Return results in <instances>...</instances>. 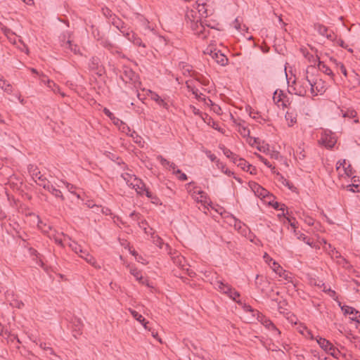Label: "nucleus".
<instances>
[{"label": "nucleus", "instance_id": "obj_41", "mask_svg": "<svg viewBox=\"0 0 360 360\" xmlns=\"http://www.w3.org/2000/svg\"><path fill=\"white\" fill-rule=\"evenodd\" d=\"M69 192L76 195L77 198H80L79 194L75 192V186L68 182H63Z\"/></svg>", "mask_w": 360, "mask_h": 360}, {"label": "nucleus", "instance_id": "obj_59", "mask_svg": "<svg viewBox=\"0 0 360 360\" xmlns=\"http://www.w3.org/2000/svg\"><path fill=\"white\" fill-rule=\"evenodd\" d=\"M132 33L134 32L131 30H129V29L128 30L124 31V32H123L122 34L129 40L131 36L132 35Z\"/></svg>", "mask_w": 360, "mask_h": 360}, {"label": "nucleus", "instance_id": "obj_45", "mask_svg": "<svg viewBox=\"0 0 360 360\" xmlns=\"http://www.w3.org/2000/svg\"><path fill=\"white\" fill-rule=\"evenodd\" d=\"M102 13L108 19H110L114 15L112 11L110 10L108 8H103Z\"/></svg>", "mask_w": 360, "mask_h": 360}, {"label": "nucleus", "instance_id": "obj_48", "mask_svg": "<svg viewBox=\"0 0 360 360\" xmlns=\"http://www.w3.org/2000/svg\"><path fill=\"white\" fill-rule=\"evenodd\" d=\"M157 159L160 161V162L161 163V165L162 166L167 168L170 162H169L167 160H166L162 155H158Z\"/></svg>", "mask_w": 360, "mask_h": 360}, {"label": "nucleus", "instance_id": "obj_44", "mask_svg": "<svg viewBox=\"0 0 360 360\" xmlns=\"http://www.w3.org/2000/svg\"><path fill=\"white\" fill-rule=\"evenodd\" d=\"M11 304L13 307H16V308H18V309H20L21 307H22L24 306V303L21 300H17V299H13L11 301Z\"/></svg>", "mask_w": 360, "mask_h": 360}, {"label": "nucleus", "instance_id": "obj_21", "mask_svg": "<svg viewBox=\"0 0 360 360\" xmlns=\"http://www.w3.org/2000/svg\"><path fill=\"white\" fill-rule=\"evenodd\" d=\"M151 238L153 240V243L158 247H159L160 249H162L164 246H165L167 248H169V245L165 244L162 239L159 236L155 234L154 233L152 234Z\"/></svg>", "mask_w": 360, "mask_h": 360}, {"label": "nucleus", "instance_id": "obj_1", "mask_svg": "<svg viewBox=\"0 0 360 360\" xmlns=\"http://www.w3.org/2000/svg\"><path fill=\"white\" fill-rule=\"evenodd\" d=\"M314 67H309L306 70V79L308 84L311 86L310 91L313 96H317L319 93L322 94L325 91L324 82L320 78L311 79L309 77L310 70H314Z\"/></svg>", "mask_w": 360, "mask_h": 360}, {"label": "nucleus", "instance_id": "obj_27", "mask_svg": "<svg viewBox=\"0 0 360 360\" xmlns=\"http://www.w3.org/2000/svg\"><path fill=\"white\" fill-rule=\"evenodd\" d=\"M233 163L237 165L238 167H240L243 170H245L248 168V165H250V164L245 160L239 158L238 155L233 161Z\"/></svg>", "mask_w": 360, "mask_h": 360}, {"label": "nucleus", "instance_id": "obj_9", "mask_svg": "<svg viewBox=\"0 0 360 360\" xmlns=\"http://www.w3.org/2000/svg\"><path fill=\"white\" fill-rule=\"evenodd\" d=\"M212 58L216 61L217 63L221 66H225L228 64L229 59L226 55L221 53V51H214L211 52Z\"/></svg>", "mask_w": 360, "mask_h": 360}, {"label": "nucleus", "instance_id": "obj_63", "mask_svg": "<svg viewBox=\"0 0 360 360\" xmlns=\"http://www.w3.org/2000/svg\"><path fill=\"white\" fill-rule=\"evenodd\" d=\"M119 18L114 13V15L110 18L109 22L113 25L115 22V20H117Z\"/></svg>", "mask_w": 360, "mask_h": 360}, {"label": "nucleus", "instance_id": "obj_23", "mask_svg": "<svg viewBox=\"0 0 360 360\" xmlns=\"http://www.w3.org/2000/svg\"><path fill=\"white\" fill-rule=\"evenodd\" d=\"M285 118L288 122V124L289 127L292 126L297 122V116L292 112L287 111L285 115Z\"/></svg>", "mask_w": 360, "mask_h": 360}, {"label": "nucleus", "instance_id": "obj_14", "mask_svg": "<svg viewBox=\"0 0 360 360\" xmlns=\"http://www.w3.org/2000/svg\"><path fill=\"white\" fill-rule=\"evenodd\" d=\"M320 142L325 147L332 148L336 143V139L332 136H325L321 139Z\"/></svg>", "mask_w": 360, "mask_h": 360}, {"label": "nucleus", "instance_id": "obj_64", "mask_svg": "<svg viewBox=\"0 0 360 360\" xmlns=\"http://www.w3.org/2000/svg\"><path fill=\"white\" fill-rule=\"evenodd\" d=\"M176 165L174 163V162H169L167 168H169V169L172 170V172H174V170H176Z\"/></svg>", "mask_w": 360, "mask_h": 360}, {"label": "nucleus", "instance_id": "obj_16", "mask_svg": "<svg viewBox=\"0 0 360 360\" xmlns=\"http://www.w3.org/2000/svg\"><path fill=\"white\" fill-rule=\"evenodd\" d=\"M251 188L252 191L257 194V195L262 196L264 198L266 195L268 191L262 188L261 186L257 184V183L253 182L251 185Z\"/></svg>", "mask_w": 360, "mask_h": 360}, {"label": "nucleus", "instance_id": "obj_49", "mask_svg": "<svg viewBox=\"0 0 360 360\" xmlns=\"http://www.w3.org/2000/svg\"><path fill=\"white\" fill-rule=\"evenodd\" d=\"M257 157L260 161H262L266 166H267L269 168H271L272 169H274V167H272L271 164L268 161L266 158L262 157L261 155H257Z\"/></svg>", "mask_w": 360, "mask_h": 360}, {"label": "nucleus", "instance_id": "obj_8", "mask_svg": "<svg viewBox=\"0 0 360 360\" xmlns=\"http://www.w3.org/2000/svg\"><path fill=\"white\" fill-rule=\"evenodd\" d=\"M40 186H42L44 189L47 190L56 198H60L61 201L65 200V197L62 194V192L55 188L50 182H44V184H40Z\"/></svg>", "mask_w": 360, "mask_h": 360}, {"label": "nucleus", "instance_id": "obj_55", "mask_svg": "<svg viewBox=\"0 0 360 360\" xmlns=\"http://www.w3.org/2000/svg\"><path fill=\"white\" fill-rule=\"evenodd\" d=\"M124 23V22L120 18H118L117 20H115V22L112 25L115 26L117 29L122 28Z\"/></svg>", "mask_w": 360, "mask_h": 360}, {"label": "nucleus", "instance_id": "obj_6", "mask_svg": "<svg viewBox=\"0 0 360 360\" xmlns=\"http://www.w3.org/2000/svg\"><path fill=\"white\" fill-rule=\"evenodd\" d=\"M314 29L318 32L319 34L326 37L330 41H335L336 39V36L335 35L334 32L329 30L326 26L322 24H314Z\"/></svg>", "mask_w": 360, "mask_h": 360}, {"label": "nucleus", "instance_id": "obj_19", "mask_svg": "<svg viewBox=\"0 0 360 360\" xmlns=\"http://www.w3.org/2000/svg\"><path fill=\"white\" fill-rule=\"evenodd\" d=\"M216 288L220 292L226 295L229 290H231V285L224 283L221 281H217L215 283Z\"/></svg>", "mask_w": 360, "mask_h": 360}, {"label": "nucleus", "instance_id": "obj_32", "mask_svg": "<svg viewBox=\"0 0 360 360\" xmlns=\"http://www.w3.org/2000/svg\"><path fill=\"white\" fill-rule=\"evenodd\" d=\"M330 60L331 62H333L338 68H340L341 72L345 76L347 77V70H346V68L345 66L344 65L343 63H340V62H338V60L334 58H330Z\"/></svg>", "mask_w": 360, "mask_h": 360}, {"label": "nucleus", "instance_id": "obj_10", "mask_svg": "<svg viewBox=\"0 0 360 360\" xmlns=\"http://www.w3.org/2000/svg\"><path fill=\"white\" fill-rule=\"evenodd\" d=\"M286 97L283 91L277 89L274 93L273 100L278 106L286 107Z\"/></svg>", "mask_w": 360, "mask_h": 360}, {"label": "nucleus", "instance_id": "obj_13", "mask_svg": "<svg viewBox=\"0 0 360 360\" xmlns=\"http://www.w3.org/2000/svg\"><path fill=\"white\" fill-rule=\"evenodd\" d=\"M148 93L150 94L151 99L155 101L159 105L167 109L169 105L155 92L148 90Z\"/></svg>", "mask_w": 360, "mask_h": 360}, {"label": "nucleus", "instance_id": "obj_15", "mask_svg": "<svg viewBox=\"0 0 360 360\" xmlns=\"http://www.w3.org/2000/svg\"><path fill=\"white\" fill-rule=\"evenodd\" d=\"M129 312L136 321L141 323L146 329H148L147 325L148 324V321H146L141 314L131 309H129Z\"/></svg>", "mask_w": 360, "mask_h": 360}, {"label": "nucleus", "instance_id": "obj_53", "mask_svg": "<svg viewBox=\"0 0 360 360\" xmlns=\"http://www.w3.org/2000/svg\"><path fill=\"white\" fill-rule=\"evenodd\" d=\"M35 176H36V178H37V179H38V180H39V183H37L39 186H40V184H44V182H48V181H46V178H44V177L43 176V175H41V174H40V172H39L38 174H35Z\"/></svg>", "mask_w": 360, "mask_h": 360}, {"label": "nucleus", "instance_id": "obj_18", "mask_svg": "<svg viewBox=\"0 0 360 360\" xmlns=\"http://www.w3.org/2000/svg\"><path fill=\"white\" fill-rule=\"evenodd\" d=\"M0 87L7 94H11L13 86L3 77H0Z\"/></svg>", "mask_w": 360, "mask_h": 360}, {"label": "nucleus", "instance_id": "obj_20", "mask_svg": "<svg viewBox=\"0 0 360 360\" xmlns=\"http://www.w3.org/2000/svg\"><path fill=\"white\" fill-rule=\"evenodd\" d=\"M47 86L55 94H59L61 95L62 97L65 96V94L60 91V88L53 81L48 79L47 80Z\"/></svg>", "mask_w": 360, "mask_h": 360}, {"label": "nucleus", "instance_id": "obj_17", "mask_svg": "<svg viewBox=\"0 0 360 360\" xmlns=\"http://www.w3.org/2000/svg\"><path fill=\"white\" fill-rule=\"evenodd\" d=\"M316 341L319 345L326 352L332 349V343L326 339L320 337L316 340Z\"/></svg>", "mask_w": 360, "mask_h": 360}, {"label": "nucleus", "instance_id": "obj_61", "mask_svg": "<svg viewBox=\"0 0 360 360\" xmlns=\"http://www.w3.org/2000/svg\"><path fill=\"white\" fill-rule=\"evenodd\" d=\"M240 131V134H241L243 136H247V135H249V134H250V130H249V129H246L245 127H243V128H242V130H241V131Z\"/></svg>", "mask_w": 360, "mask_h": 360}, {"label": "nucleus", "instance_id": "obj_51", "mask_svg": "<svg viewBox=\"0 0 360 360\" xmlns=\"http://www.w3.org/2000/svg\"><path fill=\"white\" fill-rule=\"evenodd\" d=\"M70 247L72 249V250H74L76 253L79 252L82 254L84 252V251L81 249V247L78 245L76 243H73V244H71Z\"/></svg>", "mask_w": 360, "mask_h": 360}, {"label": "nucleus", "instance_id": "obj_58", "mask_svg": "<svg viewBox=\"0 0 360 360\" xmlns=\"http://www.w3.org/2000/svg\"><path fill=\"white\" fill-rule=\"evenodd\" d=\"M245 171L249 172L251 174H254L256 173V168L252 165H248V168Z\"/></svg>", "mask_w": 360, "mask_h": 360}, {"label": "nucleus", "instance_id": "obj_50", "mask_svg": "<svg viewBox=\"0 0 360 360\" xmlns=\"http://www.w3.org/2000/svg\"><path fill=\"white\" fill-rule=\"evenodd\" d=\"M258 277H259V276L257 275L256 276V281H255L256 287L257 289H260L262 290V292H264V288H261L260 286L262 285V283L266 284L267 281H264H264L261 280L260 281H258Z\"/></svg>", "mask_w": 360, "mask_h": 360}, {"label": "nucleus", "instance_id": "obj_38", "mask_svg": "<svg viewBox=\"0 0 360 360\" xmlns=\"http://www.w3.org/2000/svg\"><path fill=\"white\" fill-rule=\"evenodd\" d=\"M146 195L148 198L151 200V202L154 204H158L160 202V199L158 198V196L155 194H153L150 191H146Z\"/></svg>", "mask_w": 360, "mask_h": 360}, {"label": "nucleus", "instance_id": "obj_25", "mask_svg": "<svg viewBox=\"0 0 360 360\" xmlns=\"http://www.w3.org/2000/svg\"><path fill=\"white\" fill-rule=\"evenodd\" d=\"M318 68H319V70L322 71L326 75H328L330 76L334 75L332 70H330V68L328 66H327L323 62L321 61L320 60H319Z\"/></svg>", "mask_w": 360, "mask_h": 360}, {"label": "nucleus", "instance_id": "obj_29", "mask_svg": "<svg viewBox=\"0 0 360 360\" xmlns=\"http://www.w3.org/2000/svg\"><path fill=\"white\" fill-rule=\"evenodd\" d=\"M341 112L342 114L343 117H348V118H355L356 117L357 112L354 109H347L345 110H341Z\"/></svg>", "mask_w": 360, "mask_h": 360}, {"label": "nucleus", "instance_id": "obj_3", "mask_svg": "<svg viewBox=\"0 0 360 360\" xmlns=\"http://www.w3.org/2000/svg\"><path fill=\"white\" fill-rule=\"evenodd\" d=\"M257 319L266 328L272 331L275 337L279 336L281 335V331L277 327L274 325V323L268 318H266L264 315L259 311H256Z\"/></svg>", "mask_w": 360, "mask_h": 360}, {"label": "nucleus", "instance_id": "obj_62", "mask_svg": "<svg viewBox=\"0 0 360 360\" xmlns=\"http://www.w3.org/2000/svg\"><path fill=\"white\" fill-rule=\"evenodd\" d=\"M178 179L180 180V181H186L187 180V176L185 173L184 172H181L179 176H178Z\"/></svg>", "mask_w": 360, "mask_h": 360}, {"label": "nucleus", "instance_id": "obj_36", "mask_svg": "<svg viewBox=\"0 0 360 360\" xmlns=\"http://www.w3.org/2000/svg\"><path fill=\"white\" fill-rule=\"evenodd\" d=\"M39 346L41 349L46 351L47 353L56 356L53 349L51 347L48 346L46 342H41L39 343Z\"/></svg>", "mask_w": 360, "mask_h": 360}, {"label": "nucleus", "instance_id": "obj_11", "mask_svg": "<svg viewBox=\"0 0 360 360\" xmlns=\"http://www.w3.org/2000/svg\"><path fill=\"white\" fill-rule=\"evenodd\" d=\"M191 28L195 32L196 34L199 37H202V38L207 37V34H205V28L202 22H191Z\"/></svg>", "mask_w": 360, "mask_h": 360}, {"label": "nucleus", "instance_id": "obj_4", "mask_svg": "<svg viewBox=\"0 0 360 360\" xmlns=\"http://www.w3.org/2000/svg\"><path fill=\"white\" fill-rule=\"evenodd\" d=\"M308 86H309L307 82L306 78L304 81H298L294 82V86H290L289 92H294L295 94L300 96H304L307 92Z\"/></svg>", "mask_w": 360, "mask_h": 360}, {"label": "nucleus", "instance_id": "obj_46", "mask_svg": "<svg viewBox=\"0 0 360 360\" xmlns=\"http://www.w3.org/2000/svg\"><path fill=\"white\" fill-rule=\"evenodd\" d=\"M193 193L200 195V201H202L203 199L206 198V193L203 191L198 189V188H194Z\"/></svg>", "mask_w": 360, "mask_h": 360}, {"label": "nucleus", "instance_id": "obj_24", "mask_svg": "<svg viewBox=\"0 0 360 360\" xmlns=\"http://www.w3.org/2000/svg\"><path fill=\"white\" fill-rule=\"evenodd\" d=\"M297 239L302 240L303 242H304L308 245L314 248L315 247V243L309 238L306 236L304 233H295Z\"/></svg>", "mask_w": 360, "mask_h": 360}, {"label": "nucleus", "instance_id": "obj_39", "mask_svg": "<svg viewBox=\"0 0 360 360\" xmlns=\"http://www.w3.org/2000/svg\"><path fill=\"white\" fill-rule=\"evenodd\" d=\"M146 195L148 198L151 200V202L154 204H158L160 202V199L158 198V196L155 194H153L150 191H146Z\"/></svg>", "mask_w": 360, "mask_h": 360}, {"label": "nucleus", "instance_id": "obj_34", "mask_svg": "<svg viewBox=\"0 0 360 360\" xmlns=\"http://www.w3.org/2000/svg\"><path fill=\"white\" fill-rule=\"evenodd\" d=\"M206 4H199L198 5V7H197V9L198 11V13L202 15V16H205V17H207L209 15V13H208V11L207 9L206 8Z\"/></svg>", "mask_w": 360, "mask_h": 360}, {"label": "nucleus", "instance_id": "obj_22", "mask_svg": "<svg viewBox=\"0 0 360 360\" xmlns=\"http://www.w3.org/2000/svg\"><path fill=\"white\" fill-rule=\"evenodd\" d=\"M129 41L133 43L135 46H141L143 48L146 47V44L142 42L141 39L134 32L132 33V35L129 38Z\"/></svg>", "mask_w": 360, "mask_h": 360}, {"label": "nucleus", "instance_id": "obj_26", "mask_svg": "<svg viewBox=\"0 0 360 360\" xmlns=\"http://www.w3.org/2000/svg\"><path fill=\"white\" fill-rule=\"evenodd\" d=\"M81 257L84 258L89 264H91L92 266H95L96 268L98 267L100 268V266H97L96 265V259H94V257L89 255L88 252H86V251H84V252L80 255Z\"/></svg>", "mask_w": 360, "mask_h": 360}, {"label": "nucleus", "instance_id": "obj_30", "mask_svg": "<svg viewBox=\"0 0 360 360\" xmlns=\"http://www.w3.org/2000/svg\"><path fill=\"white\" fill-rule=\"evenodd\" d=\"M130 273L133 275L137 281L141 283H144L143 277L142 276L141 272L136 268H131Z\"/></svg>", "mask_w": 360, "mask_h": 360}, {"label": "nucleus", "instance_id": "obj_12", "mask_svg": "<svg viewBox=\"0 0 360 360\" xmlns=\"http://www.w3.org/2000/svg\"><path fill=\"white\" fill-rule=\"evenodd\" d=\"M60 41V46L63 47L65 49H70L75 53H77V52L79 51L78 46L76 44H72L70 39H68L66 40L65 35L63 36V39H61Z\"/></svg>", "mask_w": 360, "mask_h": 360}, {"label": "nucleus", "instance_id": "obj_54", "mask_svg": "<svg viewBox=\"0 0 360 360\" xmlns=\"http://www.w3.org/2000/svg\"><path fill=\"white\" fill-rule=\"evenodd\" d=\"M129 217L133 219V220H135V221H138L140 219V217H141V214L139 213H137L135 211L132 212L130 214H129Z\"/></svg>", "mask_w": 360, "mask_h": 360}, {"label": "nucleus", "instance_id": "obj_28", "mask_svg": "<svg viewBox=\"0 0 360 360\" xmlns=\"http://www.w3.org/2000/svg\"><path fill=\"white\" fill-rule=\"evenodd\" d=\"M186 86L188 89V91H191L193 95H195V98L198 100H201V96H202V93H200L198 89H196L195 86H193L189 82H186Z\"/></svg>", "mask_w": 360, "mask_h": 360}, {"label": "nucleus", "instance_id": "obj_7", "mask_svg": "<svg viewBox=\"0 0 360 360\" xmlns=\"http://www.w3.org/2000/svg\"><path fill=\"white\" fill-rule=\"evenodd\" d=\"M130 186L134 188L140 195H146V191H149L142 180L138 178H134L133 182L130 183Z\"/></svg>", "mask_w": 360, "mask_h": 360}, {"label": "nucleus", "instance_id": "obj_56", "mask_svg": "<svg viewBox=\"0 0 360 360\" xmlns=\"http://www.w3.org/2000/svg\"><path fill=\"white\" fill-rule=\"evenodd\" d=\"M103 112L105 113V115L106 116H108L110 120H114L115 117L114 116V115L110 111L109 109L105 108L103 109Z\"/></svg>", "mask_w": 360, "mask_h": 360}, {"label": "nucleus", "instance_id": "obj_40", "mask_svg": "<svg viewBox=\"0 0 360 360\" xmlns=\"http://www.w3.org/2000/svg\"><path fill=\"white\" fill-rule=\"evenodd\" d=\"M226 295L236 302H237L236 299L240 297V293L231 287V290H229Z\"/></svg>", "mask_w": 360, "mask_h": 360}, {"label": "nucleus", "instance_id": "obj_2", "mask_svg": "<svg viewBox=\"0 0 360 360\" xmlns=\"http://www.w3.org/2000/svg\"><path fill=\"white\" fill-rule=\"evenodd\" d=\"M120 79L126 84H133L136 89L139 88L141 84L139 75L127 66H123Z\"/></svg>", "mask_w": 360, "mask_h": 360}, {"label": "nucleus", "instance_id": "obj_60", "mask_svg": "<svg viewBox=\"0 0 360 360\" xmlns=\"http://www.w3.org/2000/svg\"><path fill=\"white\" fill-rule=\"evenodd\" d=\"M338 44L343 49H347V45L345 44V41L342 39H339L337 41Z\"/></svg>", "mask_w": 360, "mask_h": 360}, {"label": "nucleus", "instance_id": "obj_42", "mask_svg": "<svg viewBox=\"0 0 360 360\" xmlns=\"http://www.w3.org/2000/svg\"><path fill=\"white\" fill-rule=\"evenodd\" d=\"M122 178L126 181V183L130 186L132 179L136 178L134 175H131L129 173H123L121 175Z\"/></svg>", "mask_w": 360, "mask_h": 360}, {"label": "nucleus", "instance_id": "obj_37", "mask_svg": "<svg viewBox=\"0 0 360 360\" xmlns=\"http://www.w3.org/2000/svg\"><path fill=\"white\" fill-rule=\"evenodd\" d=\"M272 269L280 276H282L285 273V271L283 269V268L275 261L273 262Z\"/></svg>", "mask_w": 360, "mask_h": 360}, {"label": "nucleus", "instance_id": "obj_5", "mask_svg": "<svg viewBox=\"0 0 360 360\" xmlns=\"http://www.w3.org/2000/svg\"><path fill=\"white\" fill-rule=\"evenodd\" d=\"M89 68L91 71L99 76H101L105 72L104 67L101 64L100 58L97 56L91 58L89 63Z\"/></svg>", "mask_w": 360, "mask_h": 360}, {"label": "nucleus", "instance_id": "obj_47", "mask_svg": "<svg viewBox=\"0 0 360 360\" xmlns=\"http://www.w3.org/2000/svg\"><path fill=\"white\" fill-rule=\"evenodd\" d=\"M331 349H332L329 352H327V353L330 354L333 357L338 359V355L340 353V351L338 349H335L333 345H331Z\"/></svg>", "mask_w": 360, "mask_h": 360}, {"label": "nucleus", "instance_id": "obj_57", "mask_svg": "<svg viewBox=\"0 0 360 360\" xmlns=\"http://www.w3.org/2000/svg\"><path fill=\"white\" fill-rule=\"evenodd\" d=\"M232 25L237 30H240V29H241L240 22L238 18L235 19V20L233 22Z\"/></svg>", "mask_w": 360, "mask_h": 360}, {"label": "nucleus", "instance_id": "obj_31", "mask_svg": "<svg viewBox=\"0 0 360 360\" xmlns=\"http://www.w3.org/2000/svg\"><path fill=\"white\" fill-rule=\"evenodd\" d=\"M269 204L277 210H282L283 211V215L285 216V214H288V212L287 211L286 213L284 212L285 209V205L284 204H281L277 201L273 200L272 202H270Z\"/></svg>", "mask_w": 360, "mask_h": 360}, {"label": "nucleus", "instance_id": "obj_33", "mask_svg": "<svg viewBox=\"0 0 360 360\" xmlns=\"http://www.w3.org/2000/svg\"><path fill=\"white\" fill-rule=\"evenodd\" d=\"M220 148L222 150L224 154L228 158H230L232 160V162H233V161L235 160V159L236 158L238 155L233 153V152H231L229 149H228L225 146L220 147Z\"/></svg>", "mask_w": 360, "mask_h": 360}, {"label": "nucleus", "instance_id": "obj_43", "mask_svg": "<svg viewBox=\"0 0 360 360\" xmlns=\"http://www.w3.org/2000/svg\"><path fill=\"white\" fill-rule=\"evenodd\" d=\"M191 108L192 109V112L193 114L196 115H199L201 117L202 120L205 121V118L208 117V115L205 113L202 114L199 109L196 108L195 106H191Z\"/></svg>", "mask_w": 360, "mask_h": 360}, {"label": "nucleus", "instance_id": "obj_35", "mask_svg": "<svg viewBox=\"0 0 360 360\" xmlns=\"http://www.w3.org/2000/svg\"><path fill=\"white\" fill-rule=\"evenodd\" d=\"M342 310L344 311L345 314H359V311L356 310L354 308L349 307V306H342L341 307Z\"/></svg>", "mask_w": 360, "mask_h": 360}, {"label": "nucleus", "instance_id": "obj_52", "mask_svg": "<svg viewBox=\"0 0 360 360\" xmlns=\"http://www.w3.org/2000/svg\"><path fill=\"white\" fill-rule=\"evenodd\" d=\"M208 158H210V160L212 161V162H214L216 161L217 162V166L219 167L220 165H221V167H223L224 166L222 165V164L217 159V157L214 154H211V153L210 152V155H208Z\"/></svg>", "mask_w": 360, "mask_h": 360}]
</instances>
